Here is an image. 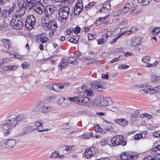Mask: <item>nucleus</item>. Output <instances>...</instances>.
<instances>
[{
	"label": "nucleus",
	"mask_w": 160,
	"mask_h": 160,
	"mask_svg": "<svg viewBox=\"0 0 160 160\" xmlns=\"http://www.w3.org/2000/svg\"><path fill=\"white\" fill-rule=\"evenodd\" d=\"M17 2L18 7L24 8V9H20L14 12L10 24L13 28L18 30L23 28L24 24L23 19L24 18L26 6L24 0H18Z\"/></svg>",
	"instance_id": "nucleus-1"
},
{
	"label": "nucleus",
	"mask_w": 160,
	"mask_h": 160,
	"mask_svg": "<svg viewBox=\"0 0 160 160\" xmlns=\"http://www.w3.org/2000/svg\"><path fill=\"white\" fill-rule=\"evenodd\" d=\"M8 119V122H5L1 125V128L3 130H8L14 127L21 122H25L26 118L25 115L19 114L18 112H15L10 116Z\"/></svg>",
	"instance_id": "nucleus-2"
},
{
	"label": "nucleus",
	"mask_w": 160,
	"mask_h": 160,
	"mask_svg": "<svg viewBox=\"0 0 160 160\" xmlns=\"http://www.w3.org/2000/svg\"><path fill=\"white\" fill-rule=\"evenodd\" d=\"M89 98L87 97H81L80 96L70 97L68 100L71 101L75 102L76 103L82 105H85L88 104Z\"/></svg>",
	"instance_id": "nucleus-3"
},
{
	"label": "nucleus",
	"mask_w": 160,
	"mask_h": 160,
	"mask_svg": "<svg viewBox=\"0 0 160 160\" xmlns=\"http://www.w3.org/2000/svg\"><path fill=\"white\" fill-rule=\"evenodd\" d=\"M36 19L33 15L28 16L26 18L25 25L26 28L29 30H31L36 25Z\"/></svg>",
	"instance_id": "nucleus-4"
},
{
	"label": "nucleus",
	"mask_w": 160,
	"mask_h": 160,
	"mask_svg": "<svg viewBox=\"0 0 160 160\" xmlns=\"http://www.w3.org/2000/svg\"><path fill=\"white\" fill-rule=\"evenodd\" d=\"M111 142L113 146L122 145L124 146L126 144V142L123 140V136L122 135H116L112 138Z\"/></svg>",
	"instance_id": "nucleus-5"
},
{
	"label": "nucleus",
	"mask_w": 160,
	"mask_h": 160,
	"mask_svg": "<svg viewBox=\"0 0 160 160\" xmlns=\"http://www.w3.org/2000/svg\"><path fill=\"white\" fill-rule=\"evenodd\" d=\"M139 87L142 88V90L144 92V93L153 94L156 93L159 90L158 87L152 88L150 85H146L144 84L140 85Z\"/></svg>",
	"instance_id": "nucleus-6"
},
{
	"label": "nucleus",
	"mask_w": 160,
	"mask_h": 160,
	"mask_svg": "<svg viewBox=\"0 0 160 160\" xmlns=\"http://www.w3.org/2000/svg\"><path fill=\"white\" fill-rule=\"evenodd\" d=\"M70 14V9L68 6L60 8L59 10V15L61 18L63 20H66Z\"/></svg>",
	"instance_id": "nucleus-7"
},
{
	"label": "nucleus",
	"mask_w": 160,
	"mask_h": 160,
	"mask_svg": "<svg viewBox=\"0 0 160 160\" xmlns=\"http://www.w3.org/2000/svg\"><path fill=\"white\" fill-rule=\"evenodd\" d=\"M43 26L47 29L53 30L54 32H56L57 28L56 22L52 20L50 22H45L43 24Z\"/></svg>",
	"instance_id": "nucleus-8"
},
{
	"label": "nucleus",
	"mask_w": 160,
	"mask_h": 160,
	"mask_svg": "<svg viewBox=\"0 0 160 160\" xmlns=\"http://www.w3.org/2000/svg\"><path fill=\"white\" fill-rule=\"evenodd\" d=\"M44 7L43 5H42L40 3L36 2L33 8L34 11L39 14H42L44 12L43 9Z\"/></svg>",
	"instance_id": "nucleus-9"
},
{
	"label": "nucleus",
	"mask_w": 160,
	"mask_h": 160,
	"mask_svg": "<svg viewBox=\"0 0 160 160\" xmlns=\"http://www.w3.org/2000/svg\"><path fill=\"white\" fill-rule=\"evenodd\" d=\"M134 154L129 152H125L120 156L121 158L123 160H132L133 159Z\"/></svg>",
	"instance_id": "nucleus-10"
},
{
	"label": "nucleus",
	"mask_w": 160,
	"mask_h": 160,
	"mask_svg": "<svg viewBox=\"0 0 160 160\" xmlns=\"http://www.w3.org/2000/svg\"><path fill=\"white\" fill-rule=\"evenodd\" d=\"M111 9V6L108 2H105L103 4L102 7L99 10L100 12L107 13L109 12Z\"/></svg>",
	"instance_id": "nucleus-11"
},
{
	"label": "nucleus",
	"mask_w": 160,
	"mask_h": 160,
	"mask_svg": "<svg viewBox=\"0 0 160 160\" xmlns=\"http://www.w3.org/2000/svg\"><path fill=\"white\" fill-rule=\"evenodd\" d=\"M43 103L40 102L39 103L38 108L43 113H46L48 111H52L53 108L50 107H44Z\"/></svg>",
	"instance_id": "nucleus-12"
},
{
	"label": "nucleus",
	"mask_w": 160,
	"mask_h": 160,
	"mask_svg": "<svg viewBox=\"0 0 160 160\" xmlns=\"http://www.w3.org/2000/svg\"><path fill=\"white\" fill-rule=\"evenodd\" d=\"M111 100L109 98L103 97L102 96L100 98L99 103L101 106H105L109 104V102Z\"/></svg>",
	"instance_id": "nucleus-13"
},
{
	"label": "nucleus",
	"mask_w": 160,
	"mask_h": 160,
	"mask_svg": "<svg viewBox=\"0 0 160 160\" xmlns=\"http://www.w3.org/2000/svg\"><path fill=\"white\" fill-rule=\"evenodd\" d=\"M2 44L6 49L9 48L12 45L11 41L8 39H3L1 41Z\"/></svg>",
	"instance_id": "nucleus-14"
},
{
	"label": "nucleus",
	"mask_w": 160,
	"mask_h": 160,
	"mask_svg": "<svg viewBox=\"0 0 160 160\" xmlns=\"http://www.w3.org/2000/svg\"><path fill=\"white\" fill-rule=\"evenodd\" d=\"M95 153L94 148H92L87 149L85 152V156L88 158L92 157L95 154Z\"/></svg>",
	"instance_id": "nucleus-15"
},
{
	"label": "nucleus",
	"mask_w": 160,
	"mask_h": 160,
	"mask_svg": "<svg viewBox=\"0 0 160 160\" xmlns=\"http://www.w3.org/2000/svg\"><path fill=\"white\" fill-rule=\"evenodd\" d=\"M35 2V0H26V8H28L29 10H30L33 7Z\"/></svg>",
	"instance_id": "nucleus-16"
},
{
	"label": "nucleus",
	"mask_w": 160,
	"mask_h": 160,
	"mask_svg": "<svg viewBox=\"0 0 160 160\" xmlns=\"http://www.w3.org/2000/svg\"><path fill=\"white\" fill-rule=\"evenodd\" d=\"M129 10L127 8L125 7V6L123 7L122 9H119L117 11H114V13H115L114 15L115 16H118L120 15L122 12V13H127Z\"/></svg>",
	"instance_id": "nucleus-17"
},
{
	"label": "nucleus",
	"mask_w": 160,
	"mask_h": 160,
	"mask_svg": "<svg viewBox=\"0 0 160 160\" xmlns=\"http://www.w3.org/2000/svg\"><path fill=\"white\" fill-rule=\"evenodd\" d=\"M6 147L8 149L12 148L15 145L16 142L14 139L7 140Z\"/></svg>",
	"instance_id": "nucleus-18"
},
{
	"label": "nucleus",
	"mask_w": 160,
	"mask_h": 160,
	"mask_svg": "<svg viewBox=\"0 0 160 160\" xmlns=\"http://www.w3.org/2000/svg\"><path fill=\"white\" fill-rule=\"evenodd\" d=\"M140 42L139 38H134L131 40V45L132 47H137L136 46H138L140 45Z\"/></svg>",
	"instance_id": "nucleus-19"
},
{
	"label": "nucleus",
	"mask_w": 160,
	"mask_h": 160,
	"mask_svg": "<svg viewBox=\"0 0 160 160\" xmlns=\"http://www.w3.org/2000/svg\"><path fill=\"white\" fill-rule=\"evenodd\" d=\"M115 122L123 127L127 125L128 123V121L126 119L122 118L117 119L115 120Z\"/></svg>",
	"instance_id": "nucleus-20"
},
{
	"label": "nucleus",
	"mask_w": 160,
	"mask_h": 160,
	"mask_svg": "<svg viewBox=\"0 0 160 160\" xmlns=\"http://www.w3.org/2000/svg\"><path fill=\"white\" fill-rule=\"evenodd\" d=\"M109 16V15H107L104 17H100L97 18L96 21V25H99L103 23L105 24V23H104V22L108 18Z\"/></svg>",
	"instance_id": "nucleus-21"
},
{
	"label": "nucleus",
	"mask_w": 160,
	"mask_h": 160,
	"mask_svg": "<svg viewBox=\"0 0 160 160\" xmlns=\"http://www.w3.org/2000/svg\"><path fill=\"white\" fill-rule=\"evenodd\" d=\"M43 11H44L45 15L52 16V14L54 12V10L51 8L46 7L45 9L44 7Z\"/></svg>",
	"instance_id": "nucleus-22"
},
{
	"label": "nucleus",
	"mask_w": 160,
	"mask_h": 160,
	"mask_svg": "<svg viewBox=\"0 0 160 160\" xmlns=\"http://www.w3.org/2000/svg\"><path fill=\"white\" fill-rule=\"evenodd\" d=\"M103 87V85L100 83H96L95 84H93L92 85V89L95 91H101L100 89L102 88Z\"/></svg>",
	"instance_id": "nucleus-23"
},
{
	"label": "nucleus",
	"mask_w": 160,
	"mask_h": 160,
	"mask_svg": "<svg viewBox=\"0 0 160 160\" xmlns=\"http://www.w3.org/2000/svg\"><path fill=\"white\" fill-rule=\"evenodd\" d=\"M68 101V100H65L64 98H60L58 100V102L59 104L63 107H65L68 105V104H65V103Z\"/></svg>",
	"instance_id": "nucleus-24"
},
{
	"label": "nucleus",
	"mask_w": 160,
	"mask_h": 160,
	"mask_svg": "<svg viewBox=\"0 0 160 160\" xmlns=\"http://www.w3.org/2000/svg\"><path fill=\"white\" fill-rule=\"evenodd\" d=\"M52 16L45 15L42 17L41 22L43 24L45 22H50L52 20Z\"/></svg>",
	"instance_id": "nucleus-25"
},
{
	"label": "nucleus",
	"mask_w": 160,
	"mask_h": 160,
	"mask_svg": "<svg viewBox=\"0 0 160 160\" xmlns=\"http://www.w3.org/2000/svg\"><path fill=\"white\" fill-rule=\"evenodd\" d=\"M68 65V62L65 59H62V61L60 62L58 66L59 68H60V71L62 70V69L66 67Z\"/></svg>",
	"instance_id": "nucleus-26"
},
{
	"label": "nucleus",
	"mask_w": 160,
	"mask_h": 160,
	"mask_svg": "<svg viewBox=\"0 0 160 160\" xmlns=\"http://www.w3.org/2000/svg\"><path fill=\"white\" fill-rule=\"evenodd\" d=\"M152 153L156 155H160V145L157 146L152 149Z\"/></svg>",
	"instance_id": "nucleus-27"
},
{
	"label": "nucleus",
	"mask_w": 160,
	"mask_h": 160,
	"mask_svg": "<svg viewBox=\"0 0 160 160\" xmlns=\"http://www.w3.org/2000/svg\"><path fill=\"white\" fill-rule=\"evenodd\" d=\"M0 13L1 17L3 18H8L10 15L8 11V9H5L2 10Z\"/></svg>",
	"instance_id": "nucleus-28"
},
{
	"label": "nucleus",
	"mask_w": 160,
	"mask_h": 160,
	"mask_svg": "<svg viewBox=\"0 0 160 160\" xmlns=\"http://www.w3.org/2000/svg\"><path fill=\"white\" fill-rule=\"evenodd\" d=\"M125 7L127 8L131 11L133 10L134 9V4L132 2H127L125 4Z\"/></svg>",
	"instance_id": "nucleus-29"
},
{
	"label": "nucleus",
	"mask_w": 160,
	"mask_h": 160,
	"mask_svg": "<svg viewBox=\"0 0 160 160\" xmlns=\"http://www.w3.org/2000/svg\"><path fill=\"white\" fill-rule=\"evenodd\" d=\"M68 61L69 63H72L73 64H76L78 63V61L76 60L75 57H69L68 59Z\"/></svg>",
	"instance_id": "nucleus-30"
},
{
	"label": "nucleus",
	"mask_w": 160,
	"mask_h": 160,
	"mask_svg": "<svg viewBox=\"0 0 160 160\" xmlns=\"http://www.w3.org/2000/svg\"><path fill=\"white\" fill-rule=\"evenodd\" d=\"M93 136V133L91 132L89 133H87L85 134H83L80 136L81 138H84L85 139H88L92 137Z\"/></svg>",
	"instance_id": "nucleus-31"
},
{
	"label": "nucleus",
	"mask_w": 160,
	"mask_h": 160,
	"mask_svg": "<svg viewBox=\"0 0 160 160\" xmlns=\"http://www.w3.org/2000/svg\"><path fill=\"white\" fill-rule=\"evenodd\" d=\"M82 11V9L78 8V6H75L74 9V13L75 15H78Z\"/></svg>",
	"instance_id": "nucleus-32"
},
{
	"label": "nucleus",
	"mask_w": 160,
	"mask_h": 160,
	"mask_svg": "<svg viewBox=\"0 0 160 160\" xmlns=\"http://www.w3.org/2000/svg\"><path fill=\"white\" fill-rule=\"evenodd\" d=\"M152 80L155 82H160V76L153 75L152 77Z\"/></svg>",
	"instance_id": "nucleus-33"
},
{
	"label": "nucleus",
	"mask_w": 160,
	"mask_h": 160,
	"mask_svg": "<svg viewBox=\"0 0 160 160\" xmlns=\"http://www.w3.org/2000/svg\"><path fill=\"white\" fill-rule=\"evenodd\" d=\"M85 92L86 95L88 96L91 97L94 95L93 91L90 89L86 90Z\"/></svg>",
	"instance_id": "nucleus-34"
},
{
	"label": "nucleus",
	"mask_w": 160,
	"mask_h": 160,
	"mask_svg": "<svg viewBox=\"0 0 160 160\" xmlns=\"http://www.w3.org/2000/svg\"><path fill=\"white\" fill-rule=\"evenodd\" d=\"M159 62L157 61L155 62L153 64H150L148 63L146 65V66L147 67H154L157 66V65L158 64Z\"/></svg>",
	"instance_id": "nucleus-35"
},
{
	"label": "nucleus",
	"mask_w": 160,
	"mask_h": 160,
	"mask_svg": "<svg viewBox=\"0 0 160 160\" xmlns=\"http://www.w3.org/2000/svg\"><path fill=\"white\" fill-rule=\"evenodd\" d=\"M72 127L71 125H69L68 123H64L62 125L61 128L63 129H67L71 128Z\"/></svg>",
	"instance_id": "nucleus-36"
},
{
	"label": "nucleus",
	"mask_w": 160,
	"mask_h": 160,
	"mask_svg": "<svg viewBox=\"0 0 160 160\" xmlns=\"http://www.w3.org/2000/svg\"><path fill=\"white\" fill-rule=\"evenodd\" d=\"M160 32V28L158 27L155 28L152 30V34L154 35H156Z\"/></svg>",
	"instance_id": "nucleus-37"
},
{
	"label": "nucleus",
	"mask_w": 160,
	"mask_h": 160,
	"mask_svg": "<svg viewBox=\"0 0 160 160\" xmlns=\"http://www.w3.org/2000/svg\"><path fill=\"white\" fill-rule=\"evenodd\" d=\"M120 25L123 27H126L128 25L127 20L125 19H123L122 21L120 22Z\"/></svg>",
	"instance_id": "nucleus-38"
},
{
	"label": "nucleus",
	"mask_w": 160,
	"mask_h": 160,
	"mask_svg": "<svg viewBox=\"0 0 160 160\" xmlns=\"http://www.w3.org/2000/svg\"><path fill=\"white\" fill-rule=\"evenodd\" d=\"M16 5L14 4H13L12 5L10 8L9 9H8V12L10 15L14 11L15 9Z\"/></svg>",
	"instance_id": "nucleus-39"
},
{
	"label": "nucleus",
	"mask_w": 160,
	"mask_h": 160,
	"mask_svg": "<svg viewBox=\"0 0 160 160\" xmlns=\"http://www.w3.org/2000/svg\"><path fill=\"white\" fill-rule=\"evenodd\" d=\"M73 29L72 28H69L65 31V33L68 35H70L71 33H72Z\"/></svg>",
	"instance_id": "nucleus-40"
},
{
	"label": "nucleus",
	"mask_w": 160,
	"mask_h": 160,
	"mask_svg": "<svg viewBox=\"0 0 160 160\" xmlns=\"http://www.w3.org/2000/svg\"><path fill=\"white\" fill-rule=\"evenodd\" d=\"M150 58L149 56H145L142 58V60L144 62L147 63L150 60Z\"/></svg>",
	"instance_id": "nucleus-41"
},
{
	"label": "nucleus",
	"mask_w": 160,
	"mask_h": 160,
	"mask_svg": "<svg viewBox=\"0 0 160 160\" xmlns=\"http://www.w3.org/2000/svg\"><path fill=\"white\" fill-rule=\"evenodd\" d=\"M48 40V38L46 37L42 36L40 38V40L42 43H45L47 42Z\"/></svg>",
	"instance_id": "nucleus-42"
},
{
	"label": "nucleus",
	"mask_w": 160,
	"mask_h": 160,
	"mask_svg": "<svg viewBox=\"0 0 160 160\" xmlns=\"http://www.w3.org/2000/svg\"><path fill=\"white\" fill-rule=\"evenodd\" d=\"M58 155H59V152L58 151H56L53 152L52 153L50 157H52L54 158H56L58 157Z\"/></svg>",
	"instance_id": "nucleus-43"
},
{
	"label": "nucleus",
	"mask_w": 160,
	"mask_h": 160,
	"mask_svg": "<svg viewBox=\"0 0 160 160\" xmlns=\"http://www.w3.org/2000/svg\"><path fill=\"white\" fill-rule=\"evenodd\" d=\"M72 39L75 41L74 42L75 43V44H76L78 42L79 39L80 37L78 35H75L72 37Z\"/></svg>",
	"instance_id": "nucleus-44"
},
{
	"label": "nucleus",
	"mask_w": 160,
	"mask_h": 160,
	"mask_svg": "<svg viewBox=\"0 0 160 160\" xmlns=\"http://www.w3.org/2000/svg\"><path fill=\"white\" fill-rule=\"evenodd\" d=\"M139 112H135L132 114V118H137L138 117Z\"/></svg>",
	"instance_id": "nucleus-45"
},
{
	"label": "nucleus",
	"mask_w": 160,
	"mask_h": 160,
	"mask_svg": "<svg viewBox=\"0 0 160 160\" xmlns=\"http://www.w3.org/2000/svg\"><path fill=\"white\" fill-rule=\"evenodd\" d=\"M96 36V34L92 35L91 33L88 34V40H92L93 38H95V37Z\"/></svg>",
	"instance_id": "nucleus-46"
},
{
	"label": "nucleus",
	"mask_w": 160,
	"mask_h": 160,
	"mask_svg": "<svg viewBox=\"0 0 160 160\" xmlns=\"http://www.w3.org/2000/svg\"><path fill=\"white\" fill-rule=\"evenodd\" d=\"M118 68L120 69H126L128 68H129V66L126 65L125 64H123L122 65H119Z\"/></svg>",
	"instance_id": "nucleus-47"
},
{
	"label": "nucleus",
	"mask_w": 160,
	"mask_h": 160,
	"mask_svg": "<svg viewBox=\"0 0 160 160\" xmlns=\"http://www.w3.org/2000/svg\"><path fill=\"white\" fill-rule=\"evenodd\" d=\"M142 137V133H138L134 135V138L135 140H139Z\"/></svg>",
	"instance_id": "nucleus-48"
},
{
	"label": "nucleus",
	"mask_w": 160,
	"mask_h": 160,
	"mask_svg": "<svg viewBox=\"0 0 160 160\" xmlns=\"http://www.w3.org/2000/svg\"><path fill=\"white\" fill-rule=\"evenodd\" d=\"M108 140L104 139H102L101 140L100 144L102 146H104L108 144Z\"/></svg>",
	"instance_id": "nucleus-49"
},
{
	"label": "nucleus",
	"mask_w": 160,
	"mask_h": 160,
	"mask_svg": "<svg viewBox=\"0 0 160 160\" xmlns=\"http://www.w3.org/2000/svg\"><path fill=\"white\" fill-rule=\"evenodd\" d=\"M40 121H42V120H40L39 121H37L34 122V125L37 127V128H38V127H40L41 126H42V122H40Z\"/></svg>",
	"instance_id": "nucleus-50"
},
{
	"label": "nucleus",
	"mask_w": 160,
	"mask_h": 160,
	"mask_svg": "<svg viewBox=\"0 0 160 160\" xmlns=\"http://www.w3.org/2000/svg\"><path fill=\"white\" fill-rule=\"evenodd\" d=\"M6 141H2L0 142V149H3L6 146Z\"/></svg>",
	"instance_id": "nucleus-51"
},
{
	"label": "nucleus",
	"mask_w": 160,
	"mask_h": 160,
	"mask_svg": "<svg viewBox=\"0 0 160 160\" xmlns=\"http://www.w3.org/2000/svg\"><path fill=\"white\" fill-rule=\"evenodd\" d=\"M153 136L155 138L160 137V131H157L154 132L153 133Z\"/></svg>",
	"instance_id": "nucleus-52"
},
{
	"label": "nucleus",
	"mask_w": 160,
	"mask_h": 160,
	"mask_svg": "<svg viewBox=\"0 0 160 160\" xmlns=\"http://www.w3.org/2000/svg\"><path fill=\"white\" fill-rule=\"evenodd\" d=\"M74 33L76 35L79 33L80 31V28L78 27H76L73 29Z\"/></svg>",
	"instance_id": "nucleus-53"
},
{
	"label": "nucleus",
	"mask_w": 160,
	"mask_h": 160,
	"mask_svg": "<svg viewBox=\"0 0 160 160\" xmlns=\"http://www.w3.org/2000/svg\"><path fill=\"white\" fill-rule=\"evenodd\" d=\"M107 39H104V38H103L102 39H100L98 41V43L99 45H101L103 44L104 42H105Z\"/></svg>",
	"instance_id": "nucleus-54"
},
{
	"label": "nucleus",
	"mask_w": 160,
	"mask_h": 160,
	"mask_svg": "<svg viewBox=\"0 0 160 160\" xmlns=\"http://www.w3.org/2000/svg\"><path fill=\"white\" fill-rule=\"evenodd\" d=\"M152 0H144V1H143L141 5H146L148 4Z\"/></svg>",
	"instance_id": "nucleus-55"
},
{
	"label": "nucleus",
	"mask_w": 160,
	"mask_h": 160,
	"mask_svg": "<svg viewBox=\"0 0 160 160\" xmlns=\"http://www.w3.org/2000/svg\"><path fill=\"white\" fill-rule=\"evenodd\" d=\"M29 64L26 62H23L22 64V67L23 68H28Z\"/></svg>",
	"instance_id": "nucleus-56"
},
{
	"label": "nucleus",
	"mask_w": 160,
	"mask_h": 160,
	"mask_svg": "<svg viewBox=\"0 0 160 160\" xmlns=\"http://www.w3.org/2000/svg\"><path fill=\"white\" fill-rule=\"evenodd\" d=\"M142 115L143 116V118H144V117L148 119H150L152 117V116L151 115L147 113H145L144 114H143Z\"/></svg>",
	"instance_id": "nucleus-57"
},
{
	"label": "nucleus",
	"mask_w": 160,
	"mask_h": 160,
	"mask_svg": "<svg viewBox=\"0 0 160 160\" xmlns=\"http://www.w3.org/2000/svg\"><path fill=\"white\" fill-rule=\"evenodd\" d=\"M105 129L107 130L110 131L111 132H112V131H114L113 128L110 126H106L105 127Z\"/></svg>",
	"instance_id": "nucleus-58"
},
{
	"label": "nucleus",
	"mask_w": 160,
	"mask_h": 160,
	"mask_svg": "<svg viewBox=\"0 0 160 160\" xmlns=\"http://www.w3.org/2000/svg\"><path fill=\"white\" fill-rule=\"evenodd\" d=\"M35 2L42 5H43V4L45 3V0H35Z\"/></svg>",
	"instance_id": "nucleus-59"
},
{
	"label": "nucleus",
	"mask_w": 160,
	"mask_h": 160,
	"mask_svg": "<svg viewBox=\"0 0 160 160\" xmlns=\"http://www.w3.org/2000/svg\"><path fill=\"white\" fill-rule=\"evenodd\" d=\"M4 69L7 71L12 70V65L5 66Z\"/></svg>",
	"instance_id": "nucleus-60"
},
{
	"label": "nucleus",
	"mask_w": 160,
	"mask_h": 160,
	"mask_svg": "<svg viewBox=\"0 0 160 160\" xmlns=\"http://www.w3.org/2000/svg\"><path fill=\"white\" fill-rule=\"evenodd\" d=\"M30 128L29 127H26L23 128V130L24 131L26 132L27 133L28 132H30Z\"/></svg>",
	"instance_id": "nucleus-61"
},
{
	"label": "nucleus",
	"mask_w": 160,
	"mask_h": 160,
	"mask_svg": "<svg viewBox=\"0 0 160 160\" xmlns=\"http://www.w3.org/2000/svg\"><path fill=\"white\" fill-rule=\"evenodd\" d=\"M22 132L19 133L18 135L19 136H22L25 135L27 133L26 132L24 131V130H23V129L22 130Z\"/></svg>",
	"instance_id": "nucleus-62"
},
{
	"label": "nucleus",
	"mask_w": 160,
	"mask_h": 160,
	"mask_svg": "<svg viewBox=\"0 0 160 160\" xmlns=\"http://www.w3.org/2000/svg\"><path fill=\"white\" fill-rule=\"evenodd\" d=\"M124 56L125 57H128L129 56H131L132 55V53L131 52H130L129 51L125 53H124Z\"/></svg>",
	"instance_id": "nucleus-63"
},
{
	"label": "nucleus",
	"mask_w": 160,
	"mask_h": 160,
	"mask_svg": "<svg viewBox=\"0 0 160 160\" xmlns=\"http://www.w3.org/2000/svg\"><path fill=\"white\" fill-rule=\"evenodd\" d=\"M143 160H155V159L150 156H149L143 159Z\"/></svg>",
	"instance_id": "nucleus-64"
}]
</instances>
